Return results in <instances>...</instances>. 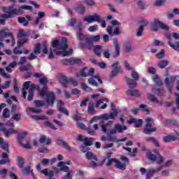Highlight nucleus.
Returning <instances> with one entry per match:
<instances>
[{"instance_id":"nucleus-1","label":"nucleus","mask_w":179,"mask_h":179,"mask_svg":"<svg viewBox=\"0 0 179 179\" xmlns=\"http://www.w3.org/2000/svg\"><path fill=\"white\" fill-rule=\"evenodd\" d=\"M52 47L54 48V51L57 55H62L63 57H68V55H72L73 54V50L72 48H68L66 38L63 37L61 41L56 39L52 42Z\"/></svg>"},{"instance_id":"nucleus-2","label":"nucleus","mask_w":179,"mask_h":179,"mask_svg":"<svg viewBox=\"0 0 179 179\" xmlns=\"http://www.w3.org/2000/svg\"><path fill=\"white\" fill-rule=\"evenodd\" d=\"M22 9H24L26 10H31L33 7L30 6H22L18 9L14 8L13 6L3 7V10L5 14L1 17H5V19H9V17H12L13 15H22Z\"/></svg>"},{"instance_id":"nucleus-3","label":"nucleus","mask_w":179,"mask_h":179,"mask_svg":"<svg viewBox=\"0 0 179 179\" xmlns=\"http://www.w3.org/2000/svg\"><path fill=\"white\" fill-rule=\"evenodd\" d=\"M24 87L22 88V97L24 99H26V96H27V92H26V90H29V95L27 97V101H31V100H33V97H34V94L33 93H34V91L36 90H38V92H40V86L38 85H36L34 84H31V81H27L24 83L23 85Z\"/></svg>"},{"instance_id":"nucleus-4","label":"nucleus","mask_w":179,"mask_h":179,"mask_svg":"<svg viewBox=\"0 0 179 179\" xmlns=\"http://www.w3.org/2000/svg\"><path fill=\"white\" fill-rule=\"evenodd\" d=\"M39 94L41 97L46 96V103L48 106H54V103H55V94L52 92L48 91V87H45L39 90Z\"/></svg>"},{"instance_id":"nucleus-5","label":"nucleus","mask_w":179,"mask_h":179,"mask_svg":"<svg viewBox=\"0 0 179 179\" xmlns=\"http://www.w3.org/2000/svg\"><path fill=\"white\" fill-rule=\"evenodd\" d=\"M131 76L132 78L129 77H125L126 83L128 85L129 89H134L136 86H137L138 80H139V74L136 71H132L131 73Z\"/></svg>"},{"instance_id":"nucleus-6","label":"nucleus","mask_w":179,"mask_h":179,"mask_svg":"<svg viewBox=\"0 0 179 179\" xmlns=\"http://www.w3.org/2000/svg\"><path fill=\"white\" fill-rule=\"evenodd\" d=\"M152 122H153V119L152 117H148L145 119V126L144 127L143 133L146 135H150L153 132H156V127L152 126Z\"/></svg>"},{"instance_id":"nucleus-7","label":"nucleus","mask_w":179,"mask_h":179,"mask_svg":"<svg viewBox=\"0 0 179 179\" xmlns=\"http://www.w3.org/2000/svg\"><path fill=\"white\" fill-rule=\"evenodd\" d=\"M116 115L117 113H104L100 116H94L90 121V124H92L93 122H97L99 120H114V116Z\"/></svg>"},{"instance_id":"nucleus-8","label":"nucleus","mask_w":179,"mask_h":179,"mask_svg":"<svg viewBox=\"0 0 179 179\" xmlns=\"http://www.w3.org/2000/svg\"><path fill=\"white\" fill-rule=\"evenodd\" d=\"M27 34L24 30L20 29L17 38H19V41H17V47L20 48L23 44H26L27 43Z\"/></svg>"},{"instance_id":"nucleus-9","label":"nucleus","mask_w":179,"mask_h":179,"mask_svg":"<svg viewBox=\"0 0 179 179\" xmlns=\"http://www.w3.org/2000/svg\"><path fill=\"white\" fill-rule=\"evenodd\" d=\"M173 36L172 34H166V37L168 39V45L171 47L175 51H179V41H174V39L171 38Z\"/></svg>"},{"instance_id":"nucleus-10","label":"nucleus","mask_w":179,"mask_h":179,"mask_svg":"<svg viewBox=\"0 0 179 179\" xmlns=\"http://www.w3.org/2000/svg\"><path fill=\"white\" fill-rule=\"evenodd\" d=\"M83 20L84 22H87V23H94V22L100 23V22H101V17L100 15L95 13L92 15L84 17Z\"/></svg>"},{"instance_id":"nucleus-11","label":"nucleus","mask_w":179,"mask_h":179,"mask_svg":"<svg viewBox=\"0 0 179 179\" xmlns=\"http://www.w3.org/2000/svg\"><path fill=\"white\" fill-rule=\"evenodd\" d=\"M179 139V133L176 132L175 134H168L163 137L162 141L165 143H169L170 142H176Z\"/></svg>"},{"instance_id":"nucleus-12","label":"nucleus","mask_w":179,"mask_h":179,"mask_svg":"<svg viewBox=\"0 0 179 179\" xmlns=\"http://www.w3.org/2000/svg\"><path fill=\"white\" fill-rule=\"evenodd\" d=\"M177 78H176V76H171L170 78H169V77H166L165 78V85L166 86V87H168V91L171 93L172 90H173V83H174V82H176V80Z\"/></svg>"},{"instance_id":"nucleus-13","label":"nucleus","mask_w":179,"mask_h":179,"mask_svg":"<svg viewBox=\"0 0 179 179\" xmlns=\"http://www.w3.org/2000/svg\"><path fill=\"white\" fill-rule=\"evenodd\" d=\"M77 38H78V40H80L81 41L86 42V44H84V43L80 44V47L81 48H83V47H85V45H89V36L83 34L82 32H78Z\"/></svg>"},{"instance_id":"nucleus-14","label":"nucleus","mask_w":179,"mask_h":179,"mask_svg":"<svg viewBox=\"0 0 179 179\" xmlns=\"http://www.w3.org/2000/svg\"><path fill=\"white\" fill-rule=\"evenodd\" d=\"M80 74L86 78L87 76H92L94 74V69H89L87 67H84L80 72Z\"/></svg>"},{"instance_id":"nucleus-15","label":"nucleus","mask_w":179,"mask_h":179,"mask_svg":"<svg viewBox=\"0 0 179 179\" xmlns=\"http://www.w3.org/2000/svg\"><path fill=\"white\" fill-rule=\"evenodd\" d=\"M72 162L71 161H66V162H59L57 164V167L60 168L62 171H68L69 170V167L68 166H71ZM67 164L68 166H66Z\"/></svg>"},{"instance_id":"nucleus-16","label":"nucleus","mask_w":179,"mask_h":179,"mask_svg":"<svg viewBox=\"0 0 179 179\" xmlns=\"http://www.w3.org/2000/svg\"><path fill=\"white\" fill-rule=\"evenodd\" d=\"M119 62H116L114 64H112V71L110 76L112 78H114L116 75H118V72H120V69H121V66L118 65Z\"/></svg>"},{"instance_id":"nucleus-17","label":"nucleus","mask_w":179,"mask_h":179,"mask_svg":"<svg viewBox=\"0 0 179 179\" xmlns=\"http://www.w3.org/2000/svg\"><path fill=\"white\" fill-rule=\"evenodd\" d=\"M80 62H82L80 59L76 58L66 59L63 60V64H64V65H75V64H80Z\"/></svg>"},{"instance_id":"nucleus-18","label":"nucleus","mask_w":179,"mask_h":179,"mask_svg":"<svg viewBox=\"0 0 179 179\" xmlns=\"http://www.w3.org/2000/svg\"><path fill=\"white\" fill-rule=\"evenodd\" d=\"M113 45L115 47V52L113 54V58H117L120 56V43L117 38H113Z\"/></svg>"},{"instance_id":"nucleus-19","label":"nucleus","mask_w":179,"mask_h":179,"mask_svg":"<svg viewBox=\"0 0 179 179\" xmlns=\"http://www.w3.org/2000/svg\"><path fill=\"white\" fill-rule=\"evenodd\" d=\"M142 119H138V120L135 118H130L129 120L127 121V124H134V127H136V128H139V127H141V125H142Z\"/></svg>"},{"instance_id":"nucleus-20","label":"nucleus","mask_w":179,"mask_h":179,"mask_svg":"<svg viewBox=\"0 0 179 179\" xmlns=\"http://www.w3.org/2000/svg\"><path fill=\"white\" fill-rule=\"evenodd\" d=\"M96 80H97L99 83H103V81L100 79L99 76H95L94 77L88 79V83L92 85V86H97V82H96Z\"/></svg>"},{"instance_id":"nucleus-21","label":"nucleus","mask_w":179,"mask_h":179,"mask_svg":"<svg viewBox=\"0 0 179 179\" xmlns=\"http://www.w3.org/2000/svg\"><path fill=\"white\" fill-rule=\"evenodd\" d=\"M101 36L100 35L91 36L88 38V45L92 46V43H97L100 41V38Z\"/></svg>"},{"instance_id":"nucleus-22","label":"nucleus","mask_w":179,"mask_h":179,"mask_svg":"<svg viewBox=\"0 0 179 179\" xmlns=\"http://www.w3.org/2000/svg\"><path fill=\"white\" fill-rule=\"evenodd\" d=\"M87 113L91 115H94V114L97 113L94 108V103H93L92 101H90L88 103Z\"/></svg>"},{"instance_id":"nucleus-23","label":"nucleus","mask_w":179,"mask_h":179,"mask_svg":"<svg viewBox=\"0 0 179 179\" xmlns=\"http://www.w3.org/2000/svg\"><path fill=\"white\" fill-rule=\"evenodd\" d=\"M160 23L161 22L159 21V20H155L151 24V30L152 31H159V29H160Z\"/></svg>"},{"instance_id":"nucleus-24","label":"nucleus","mask_w":179,"mask_h":179,"mask_svg":"<svg viewBox=\"0 0 179 179\" xmlns=\"http://www.w3.org/2000/svg\"><path fill=\"white\" fill-rule=\"evenodd\" d=\"M148 99L152 101V103H156L158 104V106H162L163 102L162 101H159L157 99H156V96L150 93L148 94Z\"/></svg>"},{"instance_id":"nucleus-25","label":"nucleus","mask_w":179,"mask_h":179,"mask_svg":"<svg viewBox=\"0 0 179 179\" xmlns=\"http://www.w3.org/2000/svg\"><path fill=\"white\" fill-rule=\"evenodd\" d=\"M123 48L125 52H132V51H134V48H132V45L129 41L125 42L123 45Z\"/></svg>"},{"instance_id":"nucleus-26","label":"nucleus","mask_w":179,"mask_h":179,"mask_svg":"<svg viewBox=\"0 0 179 179\" xmlns=\"http://www.w3.org/2000/svg\"><path fill=\"white\" fill-rule=\"evenodd\" d=\"M12 33L9 32V29L7 28H2L0 29V37H10Z\"/></svg>"},{"instance_id":"nucleus-27","label":"nucleus","mask_w":179,"mask_h":179,"mask_svg":"<svg viewBox=\"0 0 179 179\" xmlns=\"http://www.w3.org/2000/svg\"><path fill=\"white\" fill-rule=\"evenodd\" d=\"M94 52L97 57H101V52L103 51V46L96 45L93 47Z\"/></svg>"},{"instance_id":"nucleus-28","label":"nucleus","mask_w":179,"mask_h":179,"mask_svg":"<svg viewBox=\"0 0 179 179\" xmlns=\"http://www.w3.org/2000/svg\"><path fill=\"white\" fill-rule=\"evenodd\" d=\"M1 131H2L6 137L9 136V135L12 134H16L17 131L15 129H13V127L6 131V129L5 127H1Z\"/></svg>"},{"instance_id":"nucleus-29","label":"nucleus","mask_w":179,"mask_h":179,"mask_svg":"<svg viewBox=\"0 0 179 179\" xmlns=\"http://www.w3.org/2000/svg\"><path fill=\"white\" fill-rule=\"evenodd\" d=\"M127 96H132L135 97L141 96V94L138 90H129L127 91Z\"/></svg>"},{"instance_id":"nucleus-30","label":"nucleus","mask_w":179,"mask_h":179,"mask_svg":"<svg viewBox=\"0 0 179 179\" xmlns=\"http://www.w3.org/2000/svg\"><path fill=\"white\" fill-rule=\"evenodd\" d=\"M115 167L119 170H126L127 164H122L121 162L116 159V162H115Z\"/></svg>"},{"instance_id":"nucleus-31","label":"nucleus","mask_w":179,"mask_h":179,"mask_svg":"<svg viewBox=\"0 0 179 179\" xmlns=\"http://www.w3.org/2000/svg\"><path fill=\"white\" fill-rule=\"evenodd\" d=\"M74 10L77 13H79L80 15H83V13H85V7L82 4L77 5L74 8Z\"/></svg>"},{"instance_id":"nucleus-32","label":"nucleus","mask_w":179,"mask_h":179,"mask_svg":"<svg viewBox=\"0 0 179 179\" xmlns=\"http://www.w3.org/2000/svg\"><path fill=\"white\" fill-rule=\"evenodd\" d=\"M152 92V93H156L158 96H166V91L163 88H159L157 90L153 88Z\"/></svg>"},{"instance_id":"nucleus-33","label":"nucleus","mask_w":179,"mask_h":179,"mask_svg":"<svg viewBox=\"0 0 179 179\" xmlns=\"http://www.w3.org/2000/svg\"><path fill=\"white\" fill-rule=\"evenodd\" d=\"M113 124H114V122L113 121H109L108 122H107L106 124H102L101 125V129H102L103 132H104L106 134V132H107V129L110 128L111 125H113Z\"/></svg>"},{"instance_id":"nucleus-34","label":"nucleus","mask_w":179,"mask_h":179,"mask_svg":"<svg viewBox=\"0 0 179 179\" xmlns=\"http://www.w3.org/2000/svg\"><path fill=\"white\" fill-rule=\"evenodd\" d=\"M104 164V162H98L96 163L94 161H92L91 163L87 164V167L94 169L96 167L101 166Z\"/></svg>"},{"instance_id":"nucleus-35","label":"nucleus","mask_w":179,"mask_h":179,"mask_svg":"<svg viewBox=\"0 0 179 179\" xmlns=\"http://www.w3.org/2000/svg\"><path fill=\"white\" fill-rule=\"evenodd\" d=\"M40 143H45V145H50L51 140L50 138H46L45 136H41L39 140Z\"/></svg>"},{"instance_id":"nucleus-36","label":"nucleus","mask_w":179,"mask_h":179,"mask_svg":"<svg viewBox=\"0 0 179 179\" xmlns=\"http://www.w3.org/2000/svg\"><path fill=\"white\" fill-rule=\"evenodd\" d=\"M85 156L88 160H94L95 162H97V157L92 153V152H87L85 154Z\"/></svg>"},{"instance_id":"nucleus-37","label":"nucleus","mask_w":179,"mask_h":179,"mask_svg":"<svg viewBox=\"0 0 179 179\" xmlns=\"http://www.w3.org/2000/svg\"><path fill=\"white\" fill-rule=\"evenodd\" d=\"M167 65H169V60L166 59L161 60L158 63V66L160 68V69H164Z\"/></svg>"},{"instance_id":"nucleus-38","label":"nucleus","mask_w":179,"mask_h":179,"mask_svg":"<svg viewBox=\"0 0 179 179\" xmlns=\"http://www.w3.org/2000/svg\"><path fill=\"white\" fill-rule=\"evenodd\" d=\"M0 146L5 150L6 152H8L9 145L6 143H3V138L0 137Z\"/></svg>"},{"instance_id":"nucleus-39","label":"nucleus","mask_w":179,"mask_h":179,"mask_svg":"<svg viewBox=\"0 0 179 179\" xmlns=\"http://www.w3.org/2000/svg\"><path fill=\"white\" fill-rule=\"evenodd\" d=\"M29 111H31V113H34L35 114H40L43 110L41 108H28L27 109V113H29Z\"/></svg>"},{"instance_id":"nucleus-40","label":"nucleus","mask_w":179,"mask_h":179,"mask_svg":"<svg viewBox=\"0 0 179 179\" xmlns=\"http://www.w3.org/2000/svg\"><path fill=\"white\" fill-rule=\"evenodd\" d=\"M115 127L119 134H122V132L127 131V129L126 126H122L120 124H115Z\"/></svg>"},{"instance_id":"nucleus-41","label":"nucleus","mask_w":179,"mask_h":179,"mask_svg":"<svg viewBox=\"0 0 179 179\" xmlns=\"http://www.w3.org/2000/svg\"><path fill=\"white\" fill-rule=\"evenodd\" d=\"M155 176V169H149L146 173V179H151Z\"/></svg>"},{"instance_id":"nucleus-42","label":"nucleus","mask_w":179,"mask_h":179,"mask_svg":"<svg viewBox=\"0 0 179 179\" xmlns=\"http://www.w3.org/2000/svg\"><path fill=\"white\" fill-rule=\"evenodd\" d=\"M146 142H152V143H154V145L157 147L159 148V141H157V140L156 138H155V137H148L145 139Z\"/></svg>"},{"instance_id":"nucleus-43","label":"nucleus","mask_w":179,"mask_h":179,"mask_svg":"<svg viewBox=\"0 0 179 179\" xmlns=\"http://www.w3.org/2000/svg\"><path fill=\"white\" fill-rule=\"evenodd\" d=\"M93 141H94V138L86 137L84 138L83 142H84L85 146H92V145L93 143Z\"/></svg>"},{"instance_id":"nucleus-44","label":"nucleus","mask_w":179,"mask_h":179,"mask_svg":"<svg viewBox=\"0 0 179 179\" xmlns=\"http://www.w3.org/2000/svg\"><path fill=\"white\" fill-rule=\"evenodd\" d=\"M147 159L150 160V162H155L156 161V156L152 153L150 151H148L147 152Z\"/></svg>"},{"instance_id":"nucleus-45","label":"nucleus","mask_w":179,"mask_h":179,"mask_svg":"<svg viewBox=\"0 0 179 179\" xmlns=\"http://www.w3.org/2000/svg\"><path fill=\"white\" fill-rule=\"evenodd\" d=\"M64 173H66L65 175L64 179H72L73 177V171L67 169V171H64Z\"/></svg>"},{"instance_id":"nucleus-46","label":"nucleus","mask_w":179,"mask_h":179,"mask_svg":"<svg viewBox=\"0 0 179 179\" xmlns=\"http://www.w3.org/2000/svg\"><path fill=\"white\" fill-rule=\"evenodd\" d=\"M139 107L143 113H147V114H149V113L152 111V109L148 108V106L145 104H141Z\"/></svg>"},{"instance_id":"nucleus-47","label":"nucleus","mask_w":179,"mask_h":179,"mask_svg":"<svg viewBox=\"0 0 179 179\" xmlns=\"http://www.w3.org/2000/svg\"><path fill=\"white\" fill-rule=\"evenodd\" d=\"M39 83H41V85H43V89H44V87H47V84L48 83V80L47 79V77L40 78Z\"/></svg>"},{"instance_id":"nucleus-48","label":"nucleus","mask_w":179,"mask_h":179,"mask_svg":"<svg viewBox=\"0 0 179 179\" xmlns=\"http://www.w3.org/2000/svg\"><path fill=\"white\" fill-rule=\"evenodd\" d=\"M152 80L158 86H162V80L160 79V77L157 75H155L152 78Z\"/></svg>"},{"instance_id":"nucleus-49","label":"nucleus","mask_w":179,"mask_h":179,"mask_svg":"<svg viewBox=\"0 0 179 179\" xmlns=\"http://www.w3.org/2000/svg\"><path fill=\"white\" fill-rule=\"evenodd\" d=\"M64 83L66 85H72L73 86H78V81L72 78L69 79V80H64Z\"/></svg>"},{"instance_id":"nucleus-50","label":"nucleus","mask_w":179,"mask_h":179,"mask_svg":"<svg viewBox=\"0 0 179 179\" xmlns=\"http://www.w3.org/2000/svg\"><path fill=\"white\" fill-rule=\"evenodd\" d=\"M41 45H40V43L36 44L34 50V54L35 55H37V54H41Z\"/></svg>"},{"instance_id":"nucleus-51","label":"nucleus","mask_w":179,"mask_h":179,"mask_svg":"<svg viewBox=\"0 0 179 179\" xmlns=\"http://www.w3.org/2000/svg\"><path fill=\"white\" fill-rule=\"evenodd\" d=\"M60 145H61V146L64 148V149H66V150H68V152H72V148H71V147H69V145L68 144V143H66L65 141H62L60 143Z\"/></svg>"},{"instance_id":"nucleus-52","label":"nucleus","mask_w":179,"mask_h":179,"mask_svg":"<svg viewBox=\"0 0 179 179\" xmlns=\"http://www.w3.org/2000/svg\"><path fill=\"white\" fill-rule=\"evenodd\" d=\"M18 22L21 23V24H23V26H27L29 24V21L26 20V18L23 17H19Z\"/></svg>"},{"instance_id":"nucleus-53","label":"nucleus","mask_w":179,"mask_h":179,"mask_svg":"<svg viewBox=\"0 0 179 179\" xmlns=\"http://www.w3.org/2000/svg\"><path fill=\"white\" fill-rule=\"evenodd\" d=\"M17 164L20 169H23V166H24V159L23 157H18Z\"/></svg>"},{"instance_id":"nucleus-54","label":"nucleus","mask_w":179,"mask_h":179,"mask_svg":"<svg viewBox=\"0 0 179 179\" xmlns=\"http://www.w3.org/2000/svg\"><path fill=\"white\" fill-rule=\"evenodd\" d=\"M26 136H27V132H26V131H22L20 134H19L18 135L19 143H20V142H22V140L24 139V138H26Z\"/></svg>"},{"instance_id":"nucleus-55","label":"nucleus","mask_w":179,"mask_h":179,"mask_svg":"<svg viewBox=\"0 0 179 179\" xmlns=\"http://www.w3.org/2000/svg\"><path fill=\"white\" fill-rule=\"evenodd\" d=\"M99 29V26L97 24L92 25L88 27V31L90 33H94V31H97Z\"/></svg>"},{"instance_id":"nucleus-56","label":"nucleus","mask_w":179,"mask_h":179,"mask_svg":"<svg viewBox=\"0 0 179 179\" xmlns=\"http://www.w3.org/2000/svg\"><path fill=\"white\" fill-rule=\"evenodd\" d=\"M22 173L24 176H29L30 173H31V169H30V166H25L24 169H22Z\"/></svg>"},{"instance_id":"nucleus-57","label":"nucleus","mask_w":179,"mask_h":179,"mask_svg":"<svg viewBox=\"0 0 179 179\" xmlns=\"http://www.w3.org/2000/svg\"><path fill=\"white\" fill-rule=\"evenodd\" d=\"M31 66L29 64H27L25 66H20L19 68V71H20V72H24V71H29Z\"/></svg>"},{"instance_id":"nucleus-58","label":"nucleus","mask_w":179,"mask_h":179,"mask_svg":"<svg viewBox=\"0 0 179 179\" xmlns=\"http://www.w3.org/2000/svg\"><path fill=\"white\" fill-rule=\"evenodd\" d=\"M22 118V113H16L13 115L12 120H14V121H20Z\"/></svg>"},{"instance_id":"nucleus-59","label":"nucleus","mask_w":179,"mask_h":179,"mask_svg":"<svg viewBox=\"0 0 179 179\" xmlns=\"http://www.w3.org/2000/svg\"><path fill=\"white\" fill-rule=\"evenodd\" d=\"M165 50L164 49L161 50L156 55L157 58L159 59H163L164 58Z\"/></svg>"},{"instance_id":"nucleus-60","label":"nucleus","mask_w":179,"mask_h":179,"mask_svg":"<svg viewBox=\"0 0 179 179\" xmlns=\"http://www.w3.org/2000/svg\"><path fill=\"white\" fill-rule=\"evenodd\" d=\"M143 26L141 25L138 29H137L136 36L137 37H141V36L143 34Z\"/></svg>"},{"instance_id":"nucleus-61","label":"nucleus","mask_w":179,"mask_h":179,"mask_svg":"<svg viewBox=\"0 0 179 179\" xmlns=\"http://www.w3.org/2000/svg\"><path fill=\"white\" fill-rule=\"evenodd\" d=\"M7 174H8V169H0V176H1L2 178H6Z\"/></svg>"},{"instance_id":"nucleus-62","label":"nucleus","mask_w":179,"mask_h":179,"mask_svg":"<svg viewBox=\"0 0 179 179\" xmlns=\"http://www.w3.org/2000/svg\"><path fill=\"white\" fill-rule=\"evenodd\" d=\"M159 28L162 29V30H165L166 31L170 30V27H169V25L162 22H160Z\"/></svg>"},{"instance_id":"nucleus-63","label":"nucleus","mask_w":179,"mask_h":179,"mask_svg":"<svg viewBox=\"0 0 179 179\" xmlns=\"http://www.w3.org/2000/svg\"><path fill=\"white\" fill-rule=\"evenodd\" d=\"M155 162H156L157 164H162L163 163V162H164V158L163 157V156L159 155V156L157 157Z\"/></svg>"},{"instance_id":"nucleus-64","label":"nucleus","mask_w":179,"mask_h":179,"mask_svg":"<svg viewBox=\"0 0 179 179\" xmlns=\"http://www.w3.org/2000/svg\"><path fill=\"white\" fill-rule=\"evenodd\" d=\"M108 135V141L109 142H117V137L115 136H111V134H107Z\"/></svg>"}]
</instances>
